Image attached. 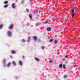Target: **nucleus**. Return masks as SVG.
<instances>
[{"label": "nucleus", "instance_id": "nucleus-1", "mask_svg": "<svg viewBox=\"0 0 80 80\" xmlns=\"http://www.w3.org/2000/svg\"><path fill=\"white\" fill-rule=\"evenodd\" d=\"M13 24H11L9 25V26L8 27V29L11 30L13 28Z\"/></svg>", "mask_w": 80, "mask_h": 80}, {"label": "nucleus", "instance_id": "nucleus-2", "mask_svg": "<svg viewBox=\"0 0 80 80\" xmlns=\"http://www.w3.org/2000/svg\"><path fill=\"white\" fill-rule=\"evenodd\" d=\"M8 36H9V37H10V36L12 35V32L10 31H8Z\"/></svg>", "mask_w": 80, "mask_h": 80}, {"label": "nucleus", "instance_id": "nucleus-3", "mask_svg": "<svg viewBox=\"0 0 80 80\" xmlns=\"http://www.w3.org/2000/svg\"><path fill=\"white\" fill-rule=\"evenodd\" d=\"M33 38L34 40V41H36L37 40V37L36 36H33Z\"/></svg>", "mask_w": 80, "mask_h": 80}, {"label": "nucleus", "instance_id": "nucleus-4", "mask_svg": "<svg viewBox=\"0 0 80 80\" xmlns=\"http://www.w3.org/2000/svg\"><path fill=\"white\" fill-rule=\"evenodd\" d=\"M19 64L20 66H22V61H19Z\"/></svg>", "mask_w": 80, "mask_h": 80}, {"label": "nucleus", "instance_id": "nucleus-5", "mask_svg": "<svg viewBox=\"0 0 80 80\" xmlns=\"http://www.w3.org/2000/svg\"><path fill=\"white\" fill-rule=\"evenodd\" d=\"M34 59L36 60V61H37V62H39L40 61V59H39L38 58H34Z\"/></svg>", "mask_w": 80, "mask_h": 80}, {"label": "nucleus", "instance_id": "nucleus-6", "mask_svg": "<svg viewBox=\"0 0 80 80\" xmlns=\"http://www.w3.org/2000/svg\"><path fill=\"white\" fill-rule=\"evenodd\" d=\"M47 30L48 32H50V31L51 30V28H50V27L48 28H47Z\"/></svg>", "mask_w": 80, "mask_h": 80}, {"label": "nucleus", "instance_id": "nucleus-7", "mask_svg": "<svg viewBox=\"0 0 80 80\" xmlns=\"http://www.w3.org/2000/svg\"><path fill=\"white\" fill-rule=\"evenodd\" d=\"M71 10L72 11V14H73L75 13V10H74V9L72 8L71 9Z\"/></svg>", "mask_w": 80, "mask_h": 80}, {"label": "nucleus", "instance_id": "nucleus-8", "mask_svg": "<svg viewBox=\"0 0 80 80\" xmlns=\"http://www.w3.org/2000/svg\"><path fill=\"white\" fill-rule=\"evenodd\" d=\"M12 7L13 8H15V3H12Z\"/></svg>", "mask_w": 80, "mask_h": 80}, {"label": "nucleus", "instance_id": "nucleus-9", "mask_svg": "<svg viewBox=\"0 0 80 80\" xmlns=\"http://www.w3.org/2000/svg\"><path fill=\"white\" fill-rule=\"evenodd\" d=\"M11 64V62H8L7 64V66L8 67H10V65Z\"/></svg>", "mask_w": 80, "mask_h": 80}, {"label": "nucleus", "instance_id": "nucleus-10", "mask_svg": "<svg viewBox=\"0 0 80 80\" xmlns=\"http://www.w3.org/2000/svg\"><path fill=\"white\" fill-rule=\"evenodd\" d=\"M12 64H13V65L14 66H15V65H16V63H15V61H13L12 62Z\"/></svg>", "mask_w": 80, "mask_h": 80}, {"label": "nucleus", "instance_id": "nucleus-11", "mask_svg": "<svg viewBox=\"0 0 80 80\" xmlns=\"http://www.w3.org/2000/svg\"><path fill=\"white\" fill-rule=\"evenodd\" d=\"M12 54H15L16 53V51H12Z\"/></svg>", "mask_w": 80, "mask_h": 80}, {"label": "nucleus", "instance_id": "nucleus-12", "mask_svg": "<svg viewBox=\"0 0 80 80\" xmlns=\"http://www.w3.org/2000/svg\"><path fill=\"white\" fill-rule=\"evenodd\" d=\"M59 67L60 68H62V64H60L59 65Z\"/></svg>", "mask_w": 80, "mask_h": 80}, {"label": "nucleus", "instance_id": "nucleus-13", "mask_svg": "<svg viewBox=\"0 0 80 80\" xmlns=\"http://www.w3.org/2000/svg\"><path fill=\"white\" fill-rule=\"evenodd\" d=\"M8 1H5L4 2V4H7V3H8Z\"/></svg>", "mask_w": 80, "mask_h": 80}, {"label": "nucleus", "instance_id": "nucleus-14", "mask_svg": "<svg viewBox=\"0 0 80 80\" xmlns=\"http://www.w3.org/2000/svg\"><path fill=\"white\" fill-rule=\"evenodd\" d=\"M21 41L22 43H25V40L24 39H22Z\"/></svg>", "mask_w": 80, "mask_h": 80}, {"label": "nucleus", "instance_id": "nucleus-15", "mask_svg": "<svg viewBox=\"0 0 80 80\" xmlns=\"http://www.w3.org/2000/svg\"><path fill=\"white\" fill-rule=\"evenodd\" d=\"M31 38H30V37H28V42H29V41H30V39Z\"/></svg>", "mask_w": 80, "mask_h": 80}, {"label": "nucleus", "instance_id": "nucleus-16", "mask_svg": "<svg viewBox=\"0 0 80 80\" xmlns=\"http://www.w3.org/2000/svg\"><path fill=\"white\" fill-rule=\"evenodd\" d=\"M29 17L31 19L32 18V14H29Z\"/></svg>", "mask_w": 80, "mask_h": 80}, {"label": "nucleus", "instance_id": "nucleus-17", "mask_svg": "<svg viewBox=\"0 0 80 80\" xmlns=\"http://www.w3.org/2000/svg\"><path fill=\"white\" fill-rule=\"evenodd\" d=\"M49 42H53V39H51L49 41Z\"/></svg>", "mask_w": 80, "mask_h": 80}, {"label": "nucleus", "instance_id": "nucleus-18", "mask_svg": "<svg viewBox=\"0 0 80 80\" xmlns=\"http://www.w3.org/2000/svg\"><path fill=\"white\" fill-rule=\"evenodd\" d=\"M7 7H8V4L5 5L4 6V8H7Z\"/></svg>", "mask_w": 80, "mask_h": 80}, {"label": "nucleus", "instance_id": "nucleus-19", "mask_svg": "<svg viewBox=\"0 0 80 80\" xmlns=\"http://www.w3.org/2000/svg\"><path fill=\"white\" fill-rule=\"evenodd\" d=\"M62 68H64V69H65V64H63V65Z\"/></svg>", "mask_w": 80, "mask_h": 80}, {"label": "nucleus", "instance_id": "nucleus-20", "mask_svg": "<svg viewBox=\"0 0 80 80\" xmlns=\"http://www.w3.org/2000/svg\"><path fill=\"white\" fill-rule=\"evenodd\" d=\"M2 27H3V26L2 24L0 25V29H1V30H2Z\"/></svg>", "mask_w": 80, "mask_h": 80}, {"label": "nucleus", "instance_id": "nucleus-21", "mask_svg": "<svg viewBox=\"0 0 80 80\" xmlns=\"http://www.w3.org/2000/svg\"><path fill=\"white\" fill-rule=\"evenodd\" d=\"M41 48L42 50H44V49H45V47L44 46H42Z\"/></svg>", "mask_w": 80, "mask_h": 80}, {"label": "nucleus", "instance_id": "nucleus-22", "mask_svg": "<svg viewBox=\"0 0 80 80\" xmlns=\"http://www.w3.org/2000/svg\"><path fill=\"white\" fill-rule=\"evenodd\" d=\"M57 43V41L56 40H55L54 42V43H55V44H56Z\"/></svg>", "mask_w": 80, "mask_h": 80}, {"label": "nucleus", "instance_id": "nucleus-23", "mask_svg": "<svg viewBox=\"0 0 80 80\" xmlns=\"http://www.w3.org/2000/svg\"><path fill=\"white\" fill-rule=\"evenodd\" d=\"M72 17H75V14L74 13L72 14Z\"/></svg>", "mask_w": 80, "mask_h": 80}, {"label": "nucleus", "instance_id": "nucleus-24", "mask_svg": "<svg viewBox=\"0 0 80 80\" xmlns=\"http://www.w3.org/2000/svg\"><path fill=\"white\" fill-rule=\"evenodd\" d=\"M52 60H50L49 61V63H52Z\"/></svg>", "mask_w": 80, "mask_h": 80}, {"label": "nucleus", "instance_id": "nucleus-25", "mask_svg": "<svg viewBox=\"0 0 80 80\" xmlns=\"http://www.w3.org/2000/svg\"><path fill=\"white\" fill-rule=\"evenodd\" d=\"M52 20H53V21H55V18H52Z\"/></svg>", "mask_w": 80, "mask_h": 80}, {"label": "nucleus", "instance_id": "nucleus-26", "mask_svg": "<svg viewBox=\"0 0 80 80\" xmlns=\"http://www.w3.org/2000/svg\"><path fill=\"white\" fill-rule=\"evenodd\" d=\"M26 12H29V9H26Z\"/></svg>", "mask_w": 80, "mask_h": 80}, {"label": "nucleus", "instance_id": "nucleus-27", "mask_svg": "<svg viewBox=\"0 0 80 80\" xmlns=\"http://www.w3.org/2000/svg\"><path fill=\"white\" fill-rule=\"evenodd\" d=\"M5 61H6V59H4L3 60V62L4 63H5Z\"/></svg>", "mask_w": 80, "mask_h": 80}, {"label": "nucleus", "instance_id": "nucleus-28", "mask_svg": "<svg viewBox=\"0 0 80 80\" xmlns=\"http://www.w3.org/2000/svg\"><path fill=\"white\" fill-rule=\"evenodd\" d=\"M67 75H65L64 76V78H67Z\"/></svg>", "mask_w": 80, "mask_h": 80}, {"label": "nucleus", "instance_id": "nucleus-29", "mask_svg": "<svg viewBox=\"0 0 80 80\" xmlns=\"http://www.w3.org/2000/svg\"><path fill=\"white\" fill-rule=\"evenodd\" d=\"M38 25V23H36L35 25V26H37V25Z\"/></svg>", "mask_w": 80, "mask_h": 80}, {"label": "nucleus", "instance_id": "nucleus-30", "mask_svg": "<svg viewBox=\"0 0 80 80\" xmlns=\"http://www.w3.org/2000/svg\"><path fill=\"white\" fill-rule=\"evenodd\" d=\"M3 67H5V63H4Z\"/></svg>", "mask_w": 80, "mask_h": 80}, {"label": "nucleus", "instance_id": "nucleus-31", "mask_svg": "<svg viewBox=\"0 0 80 80\" xmlns=\"http://www.w3.org/2000/svg\"><path fill=\"white\" fill-rule=\"evenodd\" d=\"M62 61H65V58L62 59Z\"/></svg>", "mask_w": 80, "mask_h": 80}, {"label": "nucleus", "instance_id": "nucleus-32", "mask_svg": "<svg viewBox=\"0 0 80 80\" xmlns=\"http://www.w3.org/2000/svg\"><path fill=\"white\" fill-rule=\"evenodd\" d=\"M23 2H24V1H22V2H21V3L22 4L23 3Z\"/></svg>", "mask_w": 80, "mask_h": 80}, {"label": "nucleus", "instance_id": "nucleus-33", "mask_svg": "<svg viewBox=\"0 0 80 80\" xmlns=\"http://www.w3.org/2000/svg\"><path fill=\"white\" fill-rule=\"evenodd\" d=\"M47 22H48V21H45V23H47Z\"/></svg>", "mask_w": 80, "mask_h": 80}, {"label": "nucleus", "instance_id": "nucleus-34", "mask_svg": "<svg viewBox=\"0 0 80 80\" xmlns=\"http://www.w3.org/2000/svg\"><path fill=\"white\" fill-rule=\"evenodd\" d=\"M65 58H68V55H66L65 56Z\"/></svg>", "mask_w": 80, "mask_h": 80}, {"label": "nucleus", "instance_id": "nucleus-35", "mask_svg": "<svg viewBox=\"0 0 80 80\" xmlns=\"http://www.w3.org/2000/svg\"><path fill=\"white\" fill-rule=\"evenodd\" d=\"M34 13H37V10L34 11Z\"/></svg>", "mask_w": 80, "mask_h": 80}, {"label": "nucleus", "instance_id": "nucleus-36", "mask_svg": "<svg viewBox=\"0 0 80 80\" xmlns=\"http://www.w3.org/2000/svg\"><path fill=\"white\" fill-rule=\"evenodd\" d=\"M48 39H50V36H48Z\"/></svg>", "mask_w": 80, "mask_h": 80}, {"label": "nucleus", "instance_id": "nucleus-37", "mask_svg": "<svg viewBox=\"0 0 80 80\" xmlns=\"http://www.w3.org/2000/svg\"><path fill=\"white\" fill-rule=\"evenodd\" d=\"M22 58H25V56H23Z\"/></svg>", "mask_w": 80, "mask_h": 80}, {"label": "nucleus", "instance_id": "nucleus-38", "mask_svg": "<svg viewBox=\"0 0 80 80\" xmlns=\"http://www.w3.org/2000/svg\"><path fill=\"white\" fill-rule=\"evenodd\" d=\"M30 2H32V0H30Z\"/></svg>", "mask_w": 80, "mask_h": 80}, {"label": "nucleus", "instance_id": "nucleus-39", "mask_svg": "<svg viewBox=\"0 0 80 80\" xmlns=\"http://www.w3.org/2000/svg\"><path fill=\"white\" fill-rule=\"evenodd\" d=\"M29 24L28 23H27V25H28Z\"/></svg>", "mask_w": 80, "mask_h": 80}, {"label": "nucleus", "instance_id": "nucleus-40", "mask_svg": "<svg viewBox=\"0 0 80 80\" xmlns=\"http://www.w3.org/2000/svg\"><path fill=\"white\" fill-rule=\"evenodd\" d=\"M17 1H18V0H16V2H17Z\"/></svg>", "mask_w": 80, "mask_h": 80}, {"label": "nucleus", "instance_id": "nucleus-41", "mask_svg": "<svg viewBox=\"0 0 80 80\" xmlns=\"http://www.w3.org/2000/svg\"><path fill=\"white\" fill-rule=\"evenodd\" d=\"M11 58H12V56H11Z\"/></svg>", "mask_w": 80, "mask_h": 80}, {"label": "nucleus", "instance_id": "nucleus-42", "mask_svg": "<svg viewBox=\"0 0 80 80\" xmlns=\"http://www.w3.org/2000/svg\"><path fill=\"white\" fill-rule=\"evenodd\" d=\"M79 45H80V43H79Z\"/></svg>", "mask_w": 80, "mask_h": 80}]
</instances>
